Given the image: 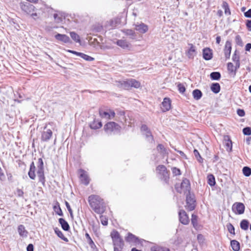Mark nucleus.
<instances>
[{
	"label": "nucleus",
	"instance_id": "1",
	"mask_svg": "<svg viewBox=\"0 0 251 251\" xmlns=\"http://www.w3.org/2000/svg\"><path fill=\"white\" fill-rule=\"evenodd\" d=\"M88 202L92 209L98 214H102L105 211L104 202L99 196L92 195L88 197Z\"/></svg>",
	"mask_w": 251,
	"mask_h": 251
},
{
	"label": "nucleus",
	"instance_id": "2",
	"mask_svg": "<svg viewBox=\"0 0 251 251\" xmlns=\"http://www.w3.org/2000/svg\"><path fill=\"white\" fill-rule=\"evenodd\" d=\"M125 240L131 246H136L140 248L142 246H151V244L143 239H140L137 236L131 233L128 232L127 235L125 237Z\"/></svg>",
	"mask_w": 251,
	"mask_h": 251
},
{
	"label": "nucleus",
	"instance_id": "3",
	"mask_svg": "<svg viewBox=\"0 0 251 251\" xmlns=\"http://www.w3.org/2000/svg\"><path fill=\"white\" fill-rule=\"evenodd\" d=\"M37 174L39 178V181L43 185L45 184L46 179L44 175V162L41 158L38 159L37 164Z\"/></svg>",
	"mask_w": 251,
	"mask_h": 251
},
{
	"label": "nucleus",
	"instance_id": "4",
	"mask_svg": "<svg viewBox=\"0 0 251 251\" xmlns=\"http://www.w3.org/2000/svg\"><path fill=\"white\" fill-rule=\"evenodd\" d=\"M175 188L176 191L179 193L182 192L186 193L189 192L190 189V185L189 180L187 178H184L180 186L176 185Z\"/></svg>",
	"mask_w": 251,
	"mask_h": 251
},
{
	"label": "nucleus",
	"instance_id": "5",
	"mask_svg": "<svg viewBox=\"0 0 251 251\" xmlns=\"http://www.w3.org/2000/svg\"><path fill=\"white\" fill-rule=\"evenodd\" d=\"M158 174L161 175V181L163 183H167L169 179V173L165 166H158Z\"/></svg>",
	"mask_w": 251,
	"mask_h": 251
},
{
	"label": "nucleus",
	"instance_id": "6",
	"mask_svg": "<svg viewBox=\"0 0 251 251\" xmlns=\"http://www.w3.org/2000/svg\"><path fill=\"white\" fill-rule=\"evenodd\" d=\"M119 126L114 122H110L107 123L104 126V129L105 131L108 134H110L112 132L119 130Z\"/></svg>",
	"mask_w": 251,
	"mask_h": 251
},
{
	"label": "nucleus",
	"instance_id": "7",
	"mask_svg": "<svg viewBox=\"0 0 251 251\" xmlns=\"http://www.w3.org/2000/svg\"><path fill=\"white\" fill-rule=\"evenodd\" d=\"M245 209V206L242 202H236L232 206V210L236 215L243 214Z\"/></svg>",
	"mask_w": 251,
	"mask_h": 251
},
{
	"label": "nucleus",
	"instance_id": "8",
	"mask_svg": "<svg viewBox=\"0 0 251 251\" xmlns=\"http://www.w3.org/2000/svg\"><path fill=\"white\" fill-rule=\"evenodd\" d=\"M141 131L142 134L146 136L147 140L152 143H154V140H153V136L150 130L148 128V126L145 125H143L141 127Z\"/></svg>",
	"mask_w": 251,
	"mask_h": 251
},
{
	"label": "nucleus",
	"instance_id": "9",
	"mask_svg": "<svg viewBox=\"0 0 251 251\" xmlns=\"http://www.w3.org/2000/svg\"><path fill=\"white\" fill-rule=\"evenodd\" d=\"M20 6L22 11L28 15H30L35 11V6L29 2L21 3Z\"/></svg>",
	"mask_w": 251,
	"mask_h": 251
},
{
	"label": "nucleus",
	"instance_id": "10",
	"mask_svg": "<svg viewBox=\"0 0 251 251\" xmlns=\"http://www.w3.org/2000/svg\"><path fill=\"white\" fill-rule=\"evenodd\" d=\"M195 200L190 194L186 196V205L187 209L190 211L193 210L195 208Z\"/></svg>",
	"mask_w": 251,
	"mask_h": 251
},
{
	"label": "nucleus",
	"instance_id": "11",
	"mask_svg": "<svg viewBox=\"0 0 251 251\" xmlns=\"http://www.w3.org/2000/svg\"><path fill=\"white\" fill-rule=\"evenodd\" d=\"M78 171L80 174L79 178L81 183L85 185H88L90 182V179L86 172L81 169H79Z\"/></svg>",
	"mask_w": 251,
	"mask_h": 251
},
{
	"label": "nucleus",
	"instance_id": "12",
	"mask_svg": "<svg viewBox=\"0 0 251 251\" xmlns=\"http://www.w3.org/2000/svg\"><path fill=\"white\" fill-rule=\"evenodd\" d=\"M179 221L183 225H187L189 223V219L186 212L180 210L179 212Z\"/></svg>",
	"mask_w": 251,
	"mask_h": 251
},
{
	"label": "nucleus",
	"instance_id": "13",
	"mask_svg": "<svg viewBox=\"0 0 251 251\" xmlns=\"http://www.w3.org/2000/svg\"><path fill=\"white\" fill-rule=\"evenodd\" d=\"M54 37L57 40L66 44L72 43L70 37L66 34L57 33L54 36Z\"/></svg>",
	"mask_w": 251,
	"mask_h": 251
},
{
	"label": "nucleus",
	"instance_id": "14",
	"mask_svg": "<svg viewBox=\"0 0 251 251\" xmlns=\"http://www.w3.org/2000/svg\"><path fill=\"white\" fill-rule=\"evenodd\" d=\"M171 108V100L169 98H165L160 106V109L163 112L170 110Z\"/></svg>",
	"mask_w": 251,
	"mask_h": 251
},
{
	"label": "nucleus",
	"instance_id": "15",
	"mask_svg": "<svg viewBox=\"0 0 251 251\" xmlns=\"http://www.w3.org/2000/svg\"><path fill=\"white\" fill-rule=\"evenodd\" d=\"M203 58L206 60H209L213 57L212 50L209 48H206L202 50Z\"/></svg>",
	"mask_w": 251,
	"mask_h": 251
},
{
	"label": "nucleus",
	"instance_id": "16",
	"mask_svg": "<svg viewBox=\"0 0 251 251\" xmlns=\"http://www.w3.org/2000/svg\"><path fill=\"white\" fill-rule=\"evenodd\" d=\"M52 135V131L50 129H48L42 133L41 140L43 142H47L50 139Z\"/></svg>",
	"mask_w": 251,
	"mask_h": 251
},
{
	"label": "nucleus",
	"instance_id": "17",
	"mask_svg": "<svg viewBox=\"0 0 251 251\" xmlns=\"http://www.w3.org/2000/svg\"><path fill=\"white\" fill-rule=\"evenodd\" d=\"M231 50V43L230 41H227L226 42L225 49H224V53L225 55V57L226 59H228L230 57V53Z\"/></svg>",
	"mask_w": 251,
	"mask_h": 251
},
{
	"label": "nucleus",
	"instance_id": "18",
	"mask_svg": "<svg viewBox=\"0 0 251 251\" xmlns=\"http://www.w3.org/2000/svg\"><path fill=\"white\" fill-rule=\"evenodd\" d=\"M188 45L190 46V48L186 52V55L189 58H193L197 54L195 47L192 44H189Z\"/></svg>",
	"mask_w": 251,
	"mask_h": 251
},
{
	"label": "nucleus",
	"instance_id": "19",
	"mask_svg": "<svg viewBox=\"0 0 251 251\" xmlns=\"http://www.w3.org/2000/svg\"><path fill=\"white\" fill-rule=\"evenodd\" d=\"M36 167L34 165V163L32 162L30 165L29 170L28 172V175L30 179L34 180L36 177L35 175Z\"/></svg>",
	"mask_w": 251,
	"mask_h": 251
},
{
	"label": "nucleus",
	"instance_id": "20",
	"mask_svg": "<svg viewBox=\"0 0 251 251\" xmlns=\"http://www.w3.org/2000/svg\"><path fill=\"white\" fill-rule=\"evenodd\" d=\"M85 237L87 239V242L89 245L90 248L93 251H98V249L93 242V240L91 238L90 235L86 232L85 234Z\"/></svg>",
	"mask_w": 251,
	"mask_h": 251
},
{
	"label": "nucleus",
	"instance_id": "21",
	"mask_svg": "<svg viewBox=\"0 0 251 251\" xmlns=\"http://www.w3.org/2000/svg\"><path fill=\"white\" fill-rule=\"evenodd\" d=\"M224 143L226 147V150L231 151L232 150V141L228 136H224Z\"/></svg>",
	"mask_w": 251,
	"mask_h": 251
},
{
	"label": "nucleus",
	"instance_id": "22",
	"mask_svg": "<svg viewBox=\"0 0 251 251\" xmlns=\"http://www.w3.org/2000/svg\"><path fill=\"white\" fill-rule=\"evenodd\" d=\"M135 29L141 33H144L148 30V27L147 25L142 23L139 25H135Z\"/></svg>",
	"mask_w": 251,
	"mask_h": 251
},
{
	"label": "nucleus",
	"instance_id": "23",
	"mask_svg": "<svg viewBox=\"0 0 251 251\" xmlns=\"http://www.w3.org/2000/svg\"><path fill=\"white\" fill-rule=\"evenodd\" d=\"M59 223L60 224L62 228L66 231L69 230L70 227L68 222L63 218H59L58 220Z\"/></svg>",
	"mask_w": 251,
	"mask_h": 251
},
{
	"label": "nucleus",
	"instance_id": "24",
	"mask_svg": "<svg viewBox=\"0 0 251 251\" xmlns=\"http://www.w3.org/2000/svg\"><path fill=\"white\" fill-rule=\"evenodd\" d=\"M18 232L20 236L22 237H26L28 235V232L25 230V226L20 225L18 227Z\"/></svg>",
	"mask_w": 251,
	"mask_h": 251
},
{
	"label": "nucleus",
	"instance_id": "25",
	"mask_svg": "<svg viewBox=\"0 0 251 251\" xmlns=\"http://www.w3.org/2000/svg\"><path fill=\"white\" fill-rule=\"evenodd\" d=\"M116 44L124 49H128L130 47V44L126 40H118Z\"/></svg>",
	"mask_w": 251,
	"mask_h": 251
},
{
	"label": "nucleus",
	"instance_id": "26",
	"mask_svg": "<svg viewBox=\"0 0 251 251\" xmlns=\"http://www.w3.org/2000/svg\"><path fill=\"white\" fill-rule=\"evenodd\" d=\"M102 125L101 122L95 119L94 120L93 122L90 124V127L92 129H97L100 128L102 126Z\"/></svg>",
	"mask_w": 251,
	"mask_h": 251
},
{
	"label": "nucleus",
	"instance_id": "27",
	"mask_svg": "<svg viewBox=\"0 0 251 251\" xmlns=\"http://www.w3.org/2000/svg\"><path fill=\"white\" fill-rule=\"evenodd\" d=\"M113 243L114 247L123 248L124 246V241L121 237L117 239H114Z\"/></svg>",
	"mask_w": 251,
	"mask_h": 251
},
{
	"label": "nucleus",
	"instance_id": "28",
	"mask_svg": "<svg viewBox=\"0 0 251 251\" xmlns=\"http://www.w3.org/2000/svg\"><path fill=\"white\" fill-rule=\"evenodd\" d=\"M53 209L56 214L60 216H63V212L60 208L58 202H57L56 204L53 206Z\"/></svg>",
	"mask_w": 251,
	"mask_h": 251
},
{
	"label": "nucleus",
	"instance_id": "29",
	"mask_svg": "<svg viewBox=\"0 0 251 251\" xmlns=\"http://www.w3.org/2000/svg\"><path fill=\"white\" fill-rule=\"evenodd\" d=\"M54 230L55 234L58 236V237L65 242L68 241L67 238L64 236L62 232L59 229H58L57 227H55L54 228Z\"/></svg>",
	"mask_w": 251,
	"mask_h": 251
},
{
	"label": "nucleus",
	"instance_id": "30",
	"mask_svg": "<svg viewBox=\"0 0 251 251\" xmlns=\"http://www.w3.org/2000/svg\"><path fill=\"white\" fill-rule=\"evenodd\" d=\"M210 88L213 93L217 94L220 92L221 87L218 83H213L211 84Z\"/></svg>",
	"mask_w": 251,
	"mask_h": 251
},
{
	"label": "nucleus",
	"instance_id": "31",
	"mask_svg": "<svg viewBox=\"0 0 251 251\" xmlns=\"http://www.w3.org/2000/svg\"><path fill=\"white\" fill-rule=\"evenodd\" d=\"M230 245L234 251H239L240 250V243L236 240H231Z\"/></svg>",
	"mask_w": 251,
	"mask_h": 251
},
{
	"label": "nucleus",
	"instance_id": "32",
	"mask_svg": "<svg viewBox=\"0 0 251 251\" xmlns=\"http://www.w3.org/2000/svg\"><path fill=\"white\" fill-rule=\"evenodd\" d=\"M192 95L193 98L196 100H200L202 97V93L199 89H195L193 91Z\"/></svg>",
	"mask_w": 251,
	"mask_h": 251
},
{
	"label": "nucleus",
	"instance_id": "33",
	"mask_svg": "<svg viewBox=\"0 0 251 251\" xmlns=\"http://www.w3.org/2000/svg\"><path fill=\"white\" fill-rule=\"evenodd\" d=\"M71 38L75 42L80 43L81 40L80 36L75 32L72 31L70 33Z\"/></svg>",
	"mask_w": 251,
	"mask_h": 251
},
{
	"label": "nucleus",
	"instance_id": "34",
	"mask_svg": "<svg viewBox=\"0 0 251 251\" xmlns=\"http://www.w3.org/2000/svg\"><path fill=\"white\" fill-rule=\"evenodd\" d=\"M99 114L100 116L102 118H105L106 119H111V115L109 112L104 111L102 109H100L99 110Z\"/></svg>",
	"mask_w": 251,
	"mask_h": 251
},
{
	"label": "nucleus",
	"instance_id": "35",
	"mask_svg": "<svg viewBox=\"0 0 251 251\" xmlns=\"http://www.w3.org/2000/svg\"><path fill=\"white\" fill-rule=\"evenodd\" d=\"M124 32L126 35L129 36L130 39H134L136 38L135 32L132 29H125Z\"/></svg>",
	"mask_w": 251,
	"mask_h": 251
},
{
	"label": "nucleus",
	"instance_id": "36",
	"mask_svg": "<svg viewBox=\"0 0 251 251\" xmlns=\"http://www.w3.org/2000/svg\"><path fill=\"white\" fill-rule=\"evenodd\" d=\"M207 183L211 186H213L215 184V177L213 175H208L207 176Z\"/></svg>",
	"mask_w": 251,
	"mask_h": 251
},
{
	"label": "nucleus",
	"instance_id": "37",
	"mask_svg": "<svg viewBox=\"0 0 251 251\" xmlns=\"http://www.w3.org/2000/svg\"><path fill=\"white\" fill-rule=\"evenodd\" d=\"M121 87L125 89H129L131 88L130 80L128 79L126 81H124L121 83Z\"/></svg>",
	"mask_w": 251,
	"mask_h": 251
},
{
	"label": "nucleus",
	"instance_id": "38",
	"mask_svg": "<svg viewBox=\"0 0 251 251\" xmlns=\"http://www.w3.org/2000/svg\"><path fill=\"white\" fill-rule=\"evenodd\" d=\"M240 227L244 230H247L249 228L248 221L246 220H243L240 223Z\"/></svg>",
	"mask_w": 251,
	"mask_h": 251
},
{
	"label": "nucleus",
	"instance_id": "39",
	"mask_svg": "<svg viewBox=\"0 0 251 251\" xmlns=\"http://www.w3.org/2000/svg\"><path fill=\"white\" fill-rule=\"evenodd\" d=\"M131 87L138 88L140 86V83L134 79H129Z\"/></svg>",
	"mask_w": 251,
	"mask_h": 251
},
{
	"label": "nucleus",
	"instance_id": "40",
	"mask_svg": "<svg viewBox=\"0 0 251 251\" xmlns=\"http://www.w3.org/2000/svg\"><path fill=\"white\" fill-rule=\"evenodd\" d=\"M210 77L213 80H219L221 77V74L219 72H212L210 74Z\"/></svg>",
	"mask_w": 251,
	"mask_h": 251
},
{
	"label": "nucleus",
	"instance_id": "41",
	"mask_svg": "<svg viewBox=\"0 0 251 251\" xmlns=\"http://www.w3.org/2000/svg\"><path fill=\"white\" fill-rule=\"evenodd\" d=\"M222 6H223V8L224 9L225 14H227L228 15H230V9H229L228 3L226 1H224L223 3Z\"/></svg>",
	"mask_w": 251,
	"mask_h": 251
},
{
	"label": "nucleus",
	"instance_id": "42",
	"mask_svg": "<svg viewBox=\"0 0 251 251\" xmlns=\"http://www.w3.org/2000/svg\"><path fill=\"white\" fill-rule=\"evenodd\" d=\"M242 171L244 175L246 176H249L251 175V169L249 167H244Z\"/></svg>",
	"mask_w": 251,
	"mask_h": 251
},
{
	"label": "nucleus",
	"instance_id": "43",
	"mask_svg": "<svg viewBox=\"0 0 251 251\" xmlns=\"http://www.w3.org/2000/svg\"><path fill=\"white\" fill-rule=\"evenodd\" d=\"M53 18L56 23H60L63 21L62 15H60V14L57 13H54L53 14Z\"/></svg>",
	"mask_w": 251,
	"mask_h": 251
},
{
	"label": "nucleus",
	"instance_id": "44",
	"mask_svg": "<svg viewBox=\"0 0 251 251\" xmlns=\"http://www.w3.org/2000/svg\"><path fill=\"white\" fill-rule=\"evenodd\" d=\"M159 150L160 151V152L163 156L166 155L168 154V152L166 149L162 145H158V151Z\"/></svg>",
	"mask_w": 251,
	"mask_h": 251
},
{
	"label": "nucleus",
	"instance_id": "45",
	"mask_svg": "<svg viewBox=\"0 0 251 251\" xmlns=\"http://www.w3.org/2000/svg\"><path fill=\"white\" fill-rule=\"evenodd\" d=\"M80 57L88 61H92L94 60V58L93 57L82 52Z\"/></svg>",
	"mask_w": 251,
	"mask_h": 251
},
{
	"label": "nucleus",
	"instance_id": "46",
	"mask_svg": "<svg viewBox=\"0 0 251 251\" xmlns=\"http://www.w3.org/2000/svg\"><path fill=\"white\" fill-rule=\"evenodd\" d=\"M111 236L112 239V241L114 240V239H117L121 238L119 233L116 230H113L111 233Z\"/></svg>",
	"mask_w": 251,
	"mask_h": 251
},
{
	"label": "nucleus",
	"instance_id": "47",
	"mask_svg": "<svg viewBox=\"0 0 251 251\" xmlns=\"http://www.w3.org/2000/svg\"><path fill=\"white\" fill-rule=\"evenodd\" d=\"M191 223L193 224L194 227H196L197 226V216L195 214L192 215Z\"/></svg>",
	"mask_w": 251,
	"mask_h": 251
},
{
	"label": "nucleus",
	"instance_id": "48",
	"mask_svg": "<svg viewBox=\"0 0 251 251\" xmlns=\"http://www.w3.org/2000/svg\"><path fill=\"white\" fill-rule=\"evenodd\" d=\"M227 70L231 73L235 72L236 68L232 63H228L227 65Z\"/></svg>",
	"mask_w": 251,
	"mask_h": 251
},
{
	"label": "nucleus",
	"instance_id": "49",
	"mask_svg": "<svg viewBox=\"0 0 251 251\" xmlns=\"http://www.w3.org/2000/svg\"><path fill=\"white\" fill-rule=\"evenodd\" d=\"M226 226H227V228L229 232L231 234L234 235L235 234V232H234L235 229H234V227L231 224L229 223Z\"/></svg>",
	"mask_w": 251,
	"mask_h": 251
},
{
	"label": "nucleus",
	"instance_id": "50",
	"mask_svg": "<svg viewBox=\"0 0 251 251\" xmlns=\"http://www.w3.org/2000/svg\"><path fill=\"white\" fill-rule=\"evenodd\" d=\"M100 220L101 222V223L103 226H107L108 224V220L106 218V217L101 215L100 216Z\"/></svg>",
	"mask_w": 251,
	"mask_h": 251
},
{
	"label": "nucleus",
	"instance_id": "51",
	"mask_svg": "<svg viewBox=\"0 0 251 251\" xmlns=\"http://www.w3.org/2000/svg\"><path fill=\"white\" fill-rule=\"evenodd\" d=\"M235 42L237 45L242 47L243 45L242 40L239 35H237L235 37Z\"/></svg>",
	"mask_w": 251,
	"mask_h": 251
},
{
	"label": "nucleus",
	"instance_id": "52",
	"mask_svg": "<svg viewBox=\"0 0 251 251\" xmlns=\"http://www.w3.org/2000/svg\"><path fill=\"white\" fill-rule=\"evenodd\" d=\"M243 132L244 135H250L251 134V128L250 127H245L243 129Z\"/></svg>",
	"mask_w": 251,
	"mask_h": 251
},
{
	"label": "nucleus",
	"instance_id": "53",
	"mask_svg": "<svg viewBox=\"0 0 251 251\" xmlns=\"http://www.w3.org/2000/svg\"><path fill=\"white\" fill-rule=\"evenodd\" d=\"M177 88H178L179 92L180 93L182 94L185 91V88L184 85L181 83L178 84Z\"/></svg>",
	"mask_w": 251,
	"mask_h": 251
},
{
	"label": "nucleus",
	"instance_id": "54",
	"mask_svg": "<svg viewBox=\"0 0 251 251\" xmlns=\"http://www.w3.org/2000/svg\"><path fill=\"white\" fill-rule=\"evenodd\" d=\"M172 172H173V174H174L175 176L181 175L180 170L176 167H174V168H172Z\"/></svg>",
	"mask_w": 251,
	"mask_h": 251
},
{
	"label": "nucleus",
	"instance_id": "55",
	"mask_svg": "<svg viewBox=\"0 0 251 251\" xmlns=\"http://www.w3.org/2000/svg\"><path fill=\"white\" fill-rule=\"evenodd\" d=\"M117 114L121 117V120H125V112L123 110H117Z\"/></svg>",
	"mask_w": 251,
	"mask_h": 251
},
{
	"label": "nucleus",
	"instance_id": "56",
	"mask_svg": "<svg viewBox=\"0 0 251 251\" xmlns=\"http://www.w3.org/2000/svg\"><path fill=\"white\" fill-rule=\"evenodd\" d=\"M237 114L240 117H243L245 115V112L244 110L238 109L237 111Z\"/></svg>",
	"mask_w": 251,
	"mask_h": 251
},
{
	"label": "nucleus",
	"instance_id": "57",
	"mask_svg": "<svg viewBox=\"0 0 251 251\" xmlns=\"http://www.w3.org/2000/svg\"><path fill=\"white\" fill-rule=\"evenodd\" d=\"M57 28V26H50V25H47L45 27V30L47 31H51L53 28Z\"/></svg>",
	"mask_w": 251,
	"mask_h": 251
},
{
	"label": "nucleus",
	"instance_id": "58",
	"mask_svg": "<svg viewBox=\"0 0 251 251\" xmlns=\"http://www.w3.org/2000/svg\"><path fill=\"white\" fill-rule=\"evenodd\" d=\"M24 194V192L22 190H21L20 189H17V194L18 197H23Z\"/></svg>",
	"mask_w": 251,
	"mask_h": 251
},
{
	"label": "nucleus",
	"instance_id": "59",
	"mask_svg": "<svg viewBox=\"0 0 251 251\" xmlns=\"http://www.w3.org/2000/svg\"><path fill=\"white\" fill-rule=\"evenodd\" d=\"M27 251H34V246L33 244H29L27 245L26 247Z\"/></svg>",
	"mask_w": 251,
	"mask_h": 251
},
{
	"label": "nucleus",
	"instance_id": "60",
	"mask_svg": "<svg viewBox=\"0 0 251 251\" xmlns=\"http://www.w3.org/2000/svg\"><path fill=\"white\" fill-rule=\"evenodd\" d=\"M65 205H66V207H67V208L69 213L71 214V212L73 210H72V208H71V207L70 206V205L68 201H65Z\"/></svg>",
	"mask_w": 251,
	"mask_h": 251
},
{
	"label": "nucleus",
	"instance_id": "61",
	"mask_svg": "<svg viewBox=\"0 0 251 251\" xmlns=\"http://www.w3.org/2000/svg\"><path fill=\"white\" fill-rule=\"evenodd\" d=\"M244 15L246 17L251 18V9H250L247 12H245Z\"/></svg>",
	"mask_w": 251,
	"mask_h": 251
},
{
	"label": "nucleus",
	"instance_id": "62",
	"mask_svg": "<svg viewBox=\"0 0 251 251\" xmlns=\"http://www.w3.org/2000/svg\"><path fill=\"white\" fill-rule=\"evenodd\" d=\"M246 26L250 31H251V20H247L246 22Z\"/></svg>",
	"mask_w": 251,
	"mask_h": 251
},
{
	"label": "nucleus",
	"instance_id": "63",
	"mask_svg": "<svg viewBox=\"0 0 251 251\" xmlns=\"http://www.w3.org/2000/svg\"><path fill=\"white\" fill-rule=\"evenodd\" d=\"M68 52H71L73 54H75L78 56H80V54H81V52H77L76 51L72 50H68Z\"/></svg>",
	"mask_w": 251,
	"mask_h": 251
},
{
	"label": "nucleus",
	"instance_id": "64",
	"mask_svg": "<svg viewBox=\"0 0 251 251\" xmlns=\"http://www.w3.org/2000/svg\"><path fill=\"white\" fill-rule=\"evenodd\" d=\"M251 49V44L248 43L245 47V50L246 51H250Z\"/></svg>",
	"mask_w": 251,
	"mask_h": 251
}]
</instances>
